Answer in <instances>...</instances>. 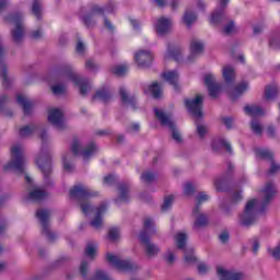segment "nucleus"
<instances>
[{"mask_svg":"<svg viewBox=\"0 0 280 280\" xmlns=\"http://www.w3.org/2000/svg\"><path fill=\"white\" fill-rule=\"evenodd\" d=\"M143 226H144V232L140 233V241L144 244V253L149 259H152L161 253V247L159 245L150 242V237L145 235L148 233L149 235H154L156 233V226L154 225V220L151 218H145L143 220Z\"/></svg>","mask_w":280,"mask_h":280,"instance_id":"obj_4","label":"nucleus"},{"mask_svg":"<svg viewBox=\"0 0 280 280\" xmlns=\"http://www.w3.org/2000/svg\"><path fill=\"white\" fill-rule=\"evenodd\" d=\"M194 226L195 229H202L207 226V215L200 211L198 207L192 209Z\"/></svg>","mask_w":280,"mask_h":280,"instance_id":"obj_25","label":"nucleus"},{"mask_svg":"<svg viewBox=\"0 0 280 280\" xmlns=\"http://www.w3.org/2000/svg\"><path fill=\"white\" fill-rule=\"evenodd\" d=\"M164 260L166 261V264L168 266H172V264H174V261H176V254H174V252L168 249L166 252V254L164 255Z\"/></svg>","mask_w":280,"mask_h":280,"instance_id":"obj_55","label":"nucleus"},{"mask_svg":"<svg viewBox=\"0 0 280 280\" xmlns=\"http://www.w3.org/2000/svg\"><path fill=\"white\" fill-rule=\"evenodd\" d=\"M155 117L159 119L160 124L164 126L165 128H170L172 131V138L176 143L183 142V136H180V131L176 128V122L174 121V118H172V115L164 113L163 109L154 108Z\"/></svg>","mask_w":280,"mask_h":280,"instance_id":"obj_8","label":"nucleus"},{"mask_svg":"<svg viewBox=\"0 0 280 280\" xmlns=\"http://www.w3.org/2000/svg\"><path fill=\"white\" fill-rule=\"evenodd\" d=\"M196 192V186L191 183H186L184 185V195L186 196H194Z\"/></svg>","mask_w":280,"mask_h":280,"instance_id":"obj_54","label":"nucleus"},{"mask_svg":"<svg viewBox=\"0 0 280 280\" xmlns=\"http://www.w3.org/2000/svg\"><path fill=\"white\" fill-rule=\"evenodd\" d=\"M222 74H223L225 84H233V82H235V69H233V67L231 66L223 67Z\"/></svg>","mask_w":280,"mask_h":280,"instance_id":"obj_35","label":"nucleus"},{"mask_svg":"<svg viewBox=\"0 0 280 280\" xmlns=\"http://www.w3.org/2000/svg\"><path fill=\"white\" fill-rule=\"evenodd\" d=\"M35 163L45 178L51 174V155L49 154V151L44 147L36 155Z\"/></svg>","mask_w":280,"mask_h":280,"instance_id":"obj_12","label":"nucleus"},{"mask_svg":"<svg viewBox=\"0 0 280 280\" xmlns=\"http://www.w3.org/2000/svg\"><path fill=\"white\" fill-rule=\"evenodd\" d=\"M85 255L89 257L90 261L95 259V255H97V243L90 242L85 248Z\"/></svg>","mask_w":280,"mask_h":280,"instance_id":"obj_39","label":"nucleus"},{"mask_svg":"<svg viewBox=\"0 0 280 280\" xmlns=\"http://www.w3.org/2000/svg\"><path fill=\"white\" fill-rule=\"evenodd\" d=\"M229 232L224 231L219 235V240L222 244H226V242H229Z\"/></svg>","mask_w":280,"mask_h":280,"instance_id":"obj_64","label":"nucleus"},{"mask_svg":"<svg viewBox=\"0 0 280 280\" xmlns=\"http://www.w3.org/2000/svg\"><path fill=\"white\" fill-rule=\"evenodd\" d=\"M224 148L226 152H233V147H231V142L226 140L224 137H219L212 141V150L214 152H220V149Z\"/></svg>","mask_w":280,"mask_h":280,"instance_id":"obj_26","label":"nucleus"},{"mask_svg":"<svg viewBox=\"0 0 280 280\" xmlns=\"http://www.w3.org/2000/svg\"><path fill=\"white\" fill-rule=\"evenodd\" d=\"M266 135L269 139H277V127L276 126H272V125H269L267 128H266Z\"/></svg>","mask_w":280,"mask_h":280,"instance_id":"obj_56","label":"nucleus"},{"mask_svg":"<svg viewBox=\"0 0 280 280\" xmlns=\"http://www.w3.org/2000/svg\"><path fill=\"white\" fill-rule=\"evenodd\" d=\"M211 200V196L207 195L206 192H199L198 196L196 197V206L198 209H200V206L203 202H209Z\"/></svg>","mask_w":280,"mask_h":280,"instance_id":"obj_46","label":"nucleus"},{"mask_svg":"<svg viewBox=\"0 0 280 280\" xmlns=\"http://www.w3.org/2000/svg\"><path fill=\"white\" fill-rule=\"evenodd\" d=\"M5 104H8V96L1 95L0 96V110L3 113V115H7V117H12V114L8 113V110L4 109Z\"/></svg>","mask_w":280,"mask_h":280,"instance_id":"obj_52","label":"nucleus"},{"mask_svg":"<svg viewBox=\"0 0 280 280\" xmlns=\"http://www.w3.org/2000/svg\"><path fill=\"white\" fill-rule=\"evenodd\" d=\"M75 49L77 54H79L80 56H82V54L86 51V46L84 45V42H82V39L78 40Z\"/></svg>","mask_w":280,"mask_h":280,"instance_id":"obj_61","label":"nucleus"},{"mask_svg":"<svg viewBox=\"0 0 280 280\" xmlns=\"http://www.w3.org/2000/svg\"><path fill=\"white\" fill-rule=\"evenodd\" d=\"M45 198H47V192L38 186L33 187L28 194V199L33 200L34 202L45 200Z\"/></svg>","mask_w":280,"mask_h":280,"instance_id":"obj_31","label":"nucleus"},{"mask_svg":"<svg viewBox=\"0 0 280 280\" xmlns=\"http://www.w3.org/2000/svg\"><path fill=\"white\" fill-rule=\"evenodd\" d=\"M205 84L209 91L210 97H218L220 95V91L222 90V86H220V83L215 81V75L208 73L205 77Z\"/></svg>","mask_w":280,"mask_h":280,"instance_id":"obj_18","label":"nucleus"},{"mask_svg":"<svg viewBox=\"0 0 280 280\" xmlns=\"http://www.w3.org/2000/svg\"><path fill=\"white\" fill-rule=\"evenodd\" d=\"M172 205H174V196L170 195L164 198V202L161 207L163 213L170 211L172 209Z\"/></svg>","mask_w":280,"mask_h":280,"instance_id":"obj_45","label":"nucleus"},{"mask_svg":"<svg viewBox=\"0 0 280 280\" xmlns=\"http://www.w3.org/2000/svg\"><path fill=\"white\" fill-rule=\"evenodd\" d=\"M229 1L231 0H220L219 2L220 10L214 11L210 16L211 25H219V23L222 22V19H224V12L222 10H224L225 5H229Z\"/></svg>","mask_w":280,"mask_h":280,"instance_id":"obj_23","label":"nucleus"},{"mask_svg":"<svg viewBox=\"0 0 280 280\" xmlns=\"http://www.w3.org/2000/svg\"><path fill=\"white\" fill-rule=\"evenodd\" d=\"M250 130L257 137H261V135L264 132V125H261V122L259 120L253 119L250 121Z\"/></svg>","mask_w":280,"mask_h":280,"instance_id":"obj_40","label":"nucleus"},{"mask_svg":"<svg viewBox=\"0 0 280 280\" xmlns=\"http://www.w3.org/2000/svg\"><path fill=\"white\" fill-rule=\"evenodd\" d=\"M36 218L39 222L42 234L47 237L48 242H54L56 240V234L51 232L50 220H51V211L47 209H38L36 212Z\"/></svg>","mask_w":280,"mask_h":280,"instance_id":"obj_9","label":"nucleus"},{"mask_svg":"<svg viewBox=\"0 0 280 280\" xmlns=\"http://www.w3.org/2000/svg\"><path fill=\"white\" fill-rule=\"evenodd\" d=\"M112 73L121 78V75H126L128 73V65H117L112 68Z\"/></svg>","mask_w":280,"mask_h":280,"instance_id":"obj_41","label":"nucleus"},{"mask_svg":"<svg viewBox=\"0 0 280 280\" xmlns=\"http://www.w3.org/2000/svg\"><path fill=\"white\" fill-rule=\"evenodd\" d=\"M108 240H110V242H117L119 240V230L117 228L109 229Z\"/></svg>","mask_w":280,"mask_h":280,"instance_id":"obj_53","label":"nucleus"},{"mask_svg":"<svg viewBox=\"0 0 280 280\" xmlns=\"http://www.w3.org/2000/svg\"><path fill=\"white\" fill-rule=\"evenodd\" d=\"M113 8H115L114 2H109V5L105 10L100 5H94L90 13L83 16L84 25H86V27H93L100 19H103L105 27L109 32H113L115 26H113V23L105 16L106 12H113Z\"/></svg>","mask_w":280,"mask_h":280,"instance_id":"obj_6","label":"nucleus"},{"mask_svg":"<svg viewBox=\"0 0 280 280\" xmlns=\"http://www.w3.org/2000/svg\"><path fill=\"white\" fill-rule=\"evenodd\" d=\"M26 167L27 158H25V148L23 144H13L11 147V160L4 165V171L25 174Z\"/></svg>","mask_w":280,"mask_h":280,"instance_id":"obj_3","label":"nucleus"},{"mask_svg":"<svg viewBox=\"0 0 280 280\" xmlns=\"http://www.w3.org/2000/svg\"><path fill=\"white\" fill-rule=\"evenodd\" d=\"M205 51V44L200 39H192L190 43V57L189 60H194L197 56H200Z\"/></svg>","mask_w":280,"mask_h":280,"instance_id":"obj_29","label":"nucleus"},{"mask_svg":"<svg viewBox=\"0 0 280 280\" xmlns=\"http://www.w3.org/2000/svg\"><path fill=\"white\" fill-rule=\"evenodd\" d=\"M106 259L110 266L116 268V270H120L121 272H132V270H137V265L130 260H124L121 257L113 254L107 253Z\"/></svg>","mask_w":280,"mask_h":280,"instance_id":"obj_11","label":"nucleus"},{"mask_svg":"<svg viewBox=\"0 0 280 280\" xmlns=\"http://www.w3.org/2000/svg\"><path fill=\"white\" fill-rule=\"evenodd\" d=\"M31 38L38 40V38H43V30H36L31 33Z\"/></svg>","mask_w":280,"mask_h":280,"instance_id":"obj_63","label":"nucleus"},{"mask_svg":"<svg viewBox=\"0 0 280 280\" xmlns=\"http://www.w3.org/2000/svg\"><path fill=\"white\" fill-rule=\"evenodd\" d=\"M275 185L272 183H267L260 191L262 201H259V199H250L246 202L243 213L238 215L240 225L245 229L253 226V224L257 222V213L266 209V205L275 198Z\"/></svg>","mask_w":280,"mask_h":280,"instance_id":"obj_2","label":"nucleus"},{"mask_svg":"<svg viewBox=\"0 0 280 280\" xmlns=\"http://www.w3.org/2000/svg\"><path fill=\"white\" fill-rule=\"evenodd\" d=\"M141 180L142 183H147V184L154 183L156 180V174H154L151 171H145L141 175Z\"/></svg>","mask_w":280,"mask_h":280,"instance_id":"obj_44","label":"nucleus"},{"mask_svg":"<svg viewBox=\"0 0 280 280\" xmlns=\"http://www.w3.org/2000/svg\"><path fill=\"white\" fill-rule=\"evenodd\" d=\"M16 103L22 107L24 115H32V110H34V101L30 100L25 94H18Z\"/></svg>","mask_w":280,"mask_h":280,"instance_id":"obj_22","label":"nucleus"},{"mask_svg":"<svg viewBox=\"0 0 280 280\" xmlns=\"http://www.w3.org/2000/svg\"><path fill=\"white\" fill-rule=\"evenodd\" d=\"M244 113L249 117H261V115H265L264 109H261L259 105H246L244 107Z\"/></svg>","mask_w":280,"mask_h":280,"instance_id":"obj_34","label":"nucleus"},{"mask_svg":"<svg viewBox=\"0 0 280 280\" xmlns=\"http://www.w3.org/2000/svg\"><path fill=\"white\" fill-rule=\"evenodd\" d=\"M128 200H130V187L126 184H120L118 186L116 202L117 205H121V202H128Z\"/></svg>","mask_w":280,"mask_h":280,"instance_id":"obj_28","label":"nucleus"},{"mask_svg":"<svg viewBox=\"0 0 280 280\" xmlns=\"http://www.w3.org/2000/svg\"><path fill=\"white\" fill-rule=\"evenodd\" d=\"M65 82H72L74 86H78L80 95L83 97L89 95L91 91V83L77 74L75 70L71 66H66L63 69Z\"/></svg>","mask_w":280,"mask_h":280,"instance_id":"obj_7","label":"nucleus"},{"mask_svg":"<svg viewBox=\"0 0 280 280\" xmlns=\"http://www.w3.org/2000/svg\"><path fill=\"white\" fill-rule=\"evenodd\" d=\"M196 126H197L196 132H197L199 139H205V137L207 136V132H209L207 125L197 124Z\"/></svg>","mask_w":280,"mask_h":280,"instance_id":"obj_49","label":"nucleus"},{"mask_svg":"<svg viewBox=\"0 0 280 280\" xmlns=\"http://www.w3.org/2000/svg\"><path fill=\"white\" fill-rule=\"evenodd\" d=\"M197 268H198L199 275H207V272L211 270V267H209V265L205 262L199 264Z\"/></svg>","mask_w":280,"mask_h":280,"instance_id":"obj_60","label":"nucleus"},{"mask_svg":"<svg viewBox=\"0 0 280 280\" xmlns=\"http://www.w3.org/2000/svg\"><path fill=\"white\" fill-rule=\"evenodd\" d=\"M256 159L260 161H271V166L269 170V174H279L280 172V164L272 161V156H275V153L270 151V149L265 148H256L254 149Z\"/></svg>","mask_w":280,"mask_h":280,"instance_id":"obj_14","label":"nucleus"},{"mask_svg":"<svg viewBox=\"0 0 280 280\" xmlns=\"http://www.w3.org/2000/svg\"><path fill=\"white\" fill-rule=\"evenodd\" d=\"M4 22L8 25H12L11 40H13L16 45H20L22 40H25V22L23 13H9L4 16Z\"/></svg>","mask_w":280,"mask_h":280,"instance_id":"obj_5","label":"nucleus"},{"mask_svg":"<svg viewBox=\"0 0 280 280\" xmlns=\"http://www.w3.org/2000/svg\"><path fill=\"white\" fill-rule=\"evenodd\" d=\"M217 276L219 280H244V273L224 267L217 268Z\"/></svg>","mask_w":280,"mask_h":280,"instance_id":"obj_19","label":"nucleus"},{"mask_svg":"<svg viewBox=\"0 0 280 280\" xmlns=\"http://www.w3.org/2000/svg\"><path fill=\"white\" fill-rule=\"evenodd\" d=\"M184 259L186 264H196L197 258H196V255H194L192 248L185 249Z\"/></svg>","mask_w":280,"mask_h":280,"instance_id":"obj_47","label":"nucleus"},{"mask_svg":"<svg viewBox=\"0 0 280 280\" xmlns=\"http://www.w3.org/2000/svg\"><path fill=\"white\" fill-rule=\"evenodd\" d=\"M65 172H73V164L71 163V154H66L62 158Z\"/></svg>","mask_w":280,"mask_h":280,"instance_id":"obj_48","label":"nucleus"},{"mask_svg":"<svg viewBox=\"0 0 280 280\" xmlns=\"http://www.w3.org/2000/svg\"><path fill=\"white\" fill-rule=\"evenodd\" d=\"M70 196L79 201L81 211L84 215H91L94 212V218L90 222L91 228L95 229V231H100L104 226L103 215L106 213L108 206L106 203H102L98 208H93L91 201H89L95 194L89 188V186H84L83 184L75 185L70 189Z\"/></svg>","mask_w":280,"mask_h":280,"instance_id":"obj_1","label":"nucleus"},{"mask_svg":"<svg viewBox=\"0 0 280 280\" xmlns=\"http://www.w3.org/2000/svg\"><path fill=\"white\" fill-rule=\"evenodd\" d=\"M119 95L122 105L126 106V108H132L133 110L135 108H137V100L135 98V96H130V94H128V90L126 88L119 89Z\"/></svg>","mask_w":280,"mask_h":280,"instance_id":"obj_24","label":"nucleus"},{"mask_svg":"<svg viewBox=\"0 0 280 280\" xmlns=\"http://www.w3.org/2000/svg\"><path fill=\"white\" fill-rule=\"evenodd\" d=\"M198 19V15L196 12L191 11L190 9H187L183 15V23L187 25V27H191L194 23H196Z\"/></svg>","mask_w":280,"mask_h":280,"instance_id":"obj_36","label":"nucleus"},{"mask_svg":"<svg viewBox=\"0 0 280 280\" xmlns=\"http://www.w3.org/2000/svg\"><path fill=\"white\" fill-rule=\"evenodd\" d=\"M54 95H65L67 93V85L56 84L51 88Z\"/></svg>","mask_w":280,"mask_h":280,"instance_id":"obj_50","label":"nucleus"},{"mask_svg":"<svg viewBox=\"0 0 280 280\" xmlns=\"http://www.w3.org/2000/svg\"><path fill=\"white\" fill-rule=\"evenodd\" d=\"M115 180H116L115 175H107L104 177L103 183H104V185H113L115 183Z\"/></svg>","mask_w":280,"mask_h":280,"instance_id":"obj_62","label":"nucleus"},{"mask_svg":"<svg viewBox=\"0 0 280 280\" xmlns=\"http://www.w3.org/2000/svg\"><path fill=\"white\" fill-rule=\"evenodd\" d=\"M3 56H5V48L0 38V79L2 80L3 86H8L10 84V78L8 77V66L3 61Z\"/></svg>","mask_w":280,"mask_h":280,"instance_id":"obj_21","label":"nucleus"},{"mask_svg":"<svg viewBox=\"0 0 280 280\" xmlns=\"http://www.w3.org/2000/svg\"><path fill=\"white\" fill-rule=\"evenodd\" d=\"M236 27H235V22L230 21L223 28L224 34H233L235 33Z\"/></svg>","mask_w":280,"mask_h":280,"instance_id":"obj_59","label":"nucleus"},{"mask_svg":"<svg viewBox=\"0 0 280 280\" xmlns=\"http://www.w3.org/2000/svg\"><path fill=\"white\" fill-rule=\"evenodd\" d=\"M183 56V51L180 50V48L175 47V46H168L167 47V51L165 54V58L170 59L173 58V60H180Z\"/></svg>","mask_w":280,"mask_h":280,"instance_id":"obj_37","label":"nucleus"},{"mask_svg":"<svg viewBox=\"0 0 280 280\" xmlns=\"http://www.w3.org/2000/svg\"><path fill=\"white\" fill-rule=\"evenodd\" d=\"M205 96L197 95L195 98H185L184 104L187 110H189L195 119H202L205 114L202 113V101Z\"/></svg>","mask_w":280,"mask_h":280,"instance_id":"obj_13","label":"nucleus"},{"mask_svg":"<svg viewBox=\"0 0 280 280\" xmlns=\"http://www.w3.org/2000/svg\"><path fill=\"white\" fill-rule=\"evenodd\" d=\"M110 97H113V94L110 93V89L103 86L95 92L93 100H100L101 102H108Z\"/></svg>","mask_w":280,"mask_h":280,"instance_id":"obj_33","label":"nucleus"},{"mask_svg":"<svg viewBox=\"0 0 280 280\" xmlns=\"http://www.w3.org/2000/svg\"><path fill=\"white\" fill-rule=\"evenodd\" d=\"M155 30L158 36H165V34H170V32H172V19L165 16L158 19Z\"/></svg>","mask_w":280,"mask_h":280,"instance_id":"obj_20","label":"nucleus"},{"mask_svg":"<svg viewBox=\"0 0 280 280\" xmlns=\"http://www.w3.org/2000/svg\"><path fill=\"white\" fill-rule=\"evenodd\" d=\"M85 69H88L89 71H97V69H100V66L93 59H86Z\"/></svg>","mask_w":280,"mask_h":280,"instance_id":"obj_57","label":"nucleus"},{"mask_svg":"<svg viewBox=\"0 0 280 280\" xmlns=\"http://www.w3.org/2000/svg\"><path fill=\"white\" fill-rule=\"evenodd\" d=\"M135 60L138 67L145 68L152 65V60H154V56L150 50H138L135 52Z\"/></svg>","mask_w":280,"mask_h":280,"instance_id":"obj_17","label":"nucleus"},{"mask_svg":"<svg viewBox=\"0 0 280 280\" xmlns=\"http://www.w3.org/2000/svg\"><path fill=\"white\" fill-rule=\"evenodd\" d=\"M162 78L168 82V84H171L173 86V89H175V91H178V71L176 70H168L165 71L164 73H162Z\"/></svg>","mask_w":280,"mask_h":280,"instance_id":"obj_27","label":"nucleus"},{"mask_svg":"<svg viewBox=\"0 0 280 280\" xmlns=\"http://www.w3.org/2000/svg\"><path fill=\"white\" fill-rule=\"evenodd\" d=\"M89 266L90 262L88 260H82L81 265H80V275L86 279L88 275H89Z\"/></svg>","mask_w":280,"mask_h":280,"instance_id":"obj_51","label":"nucleus"},{"mask_svg":"<svg viewBox=\"0 0 280 280\" xmlns=\"http://www.w3.org/2000/svg\"><path fill=\"white\" fill-rule=\"evenodd\" d=\"M32 12L36 19H40L43 16V4L40 3V0L33 1Z\"/></svg>","mask_w":280,"mask_h":280,"instance_id":"obj_42","label":"nucleus"},{"mask_svg":"<svg viewBox=\"0 0 280 280\" xmlns=\"http://www.w3.org/2000/svg\"><path fill=\"white\" fill-rule=\"evenodd\" d=\"M268 252L271 255V257H273V259L279 260L280 259V243L278 244V246H276L273 248H269Z\"/></svg>","mask_w":280,"mask_h":280,"instance_id":"obj_58","label":"nucleus"},{"mask_svg":"<svg viewBox=\"0 0 280 280\" xmlns=\"http://www.w3.org/2000/svg\"><path fill=\"white\" fill-rule=\"evenodd\" d=\"M33 135H38L44 143L47 140V131H45L40 126L26 125L20 128V137L27 138L32 137Z\"/></svg>","mask_w":280,"mask_h":280,"instance_id":"obj_15","label":"nucleus"},{"mask_svg":"<svg viewBox=\"0 0 280 280\" xmlns=\"http://www.w3.org/2000/svg\"><path fill=\"white\" fill-rule=\"evenodd\" d=\"M187 242V234L185 232H178L175 236V244L177 248H185Z\"/></svg>","mask_w":280,"mask_h":280,"instance_id":"obj_43","label":"nucleus"},{"mask_svg":"<svg viewBox=\"0 0 280 280\" xmlns=\"http://www.w3.org/2000/svg\"><path fill=\"white\" fill-rule=\"evenodd\" d=\"M144 93H151L155 100H159L163 95V85L153 82L151 85L144 86Z\"/></svg>","mask_w":280,"mask_h":280,"instance_id":"obj_32","label":"nucleus"},{"mask_svg":"<svg viewBox=\"0 0 280 280\" xmlns=\"http://www.w3.org/2000/svg\"><path fill=\"white\" fill-rule=\"evenodd\" d=\"M48 121L59 130H62L65 128V114L61 109L51 108L48 112Z\"/></svg>","mask_w":280,"mask_h":280,"instance_id":"obj_16","label":"nucleus"},{"mask_svg":"<svg viewBox=\"0 0 280 280\" xmlns=\"http://www.w3.org/2000/svg\"><path fill=\"white\" fill-rule=\"evenodd\" d=\"M250 91V83L248 81L240 82L233 91H230V97L235 98L238 95H244V93H248Z\"/></svg>","mask_w":280,"mask_h":280,"instance_id":"obj_30","label":"nucleus"},{"mask_svg":"<svg viewBox=\"0 0 280 280\" xmlns=\"http://www.w3.org/2000/svg\"><path fill=\"white\" fill-rule=\"evenodd\" d=\"M71 150L74 156H82L83 161H89L91 156H94L97 153V144L91 142L90 144L82 147L80 140H74L71 144Z\"/></svg>","mask_w":280,"mask_h":280,"instance_id":"obj_10","label":"nucleus"},{"mask_svg":"<svg viewBox=\"0 0 280 280\" xmlns=\"http://www.w3.org/2000/svg\"><path fill=\"white\" fill-rule=\"evenodd\" d=\"M279 93V88L275 84L265 88V100H275Z\"/></svg>","mask_w":280,"mask_h":280,"instance_id":"obj_38","label":"nucleus"}]
</instances>
